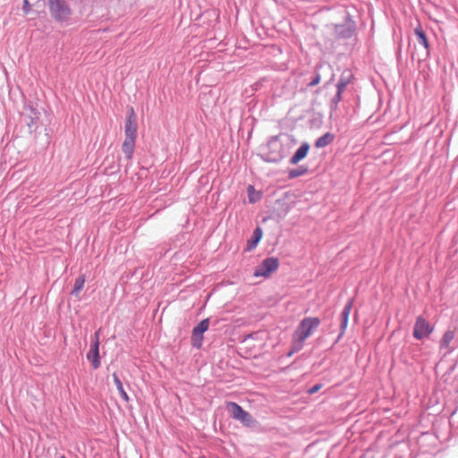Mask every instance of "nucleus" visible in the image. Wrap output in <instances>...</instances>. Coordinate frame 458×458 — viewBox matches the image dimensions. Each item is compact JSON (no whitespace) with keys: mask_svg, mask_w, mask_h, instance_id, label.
I'll return each mask as SVG.
<instances>
[{"mask_svg":"<svg viewBox=\"0 0 458 458\" xmlns=\"http://www.w3.org/2000/svg\"><path fill=\"white\" fill-rule=\"evenodd\" d=\"M261 238H262V231H254L253 235L247 242V246H246L245 250L250 251V250H254L256 248L257 244L261 240Z\"/></svg>","mask_w":458,"mask_h":458,"instance_id":"19","label":"nucleus"},{"mask_svg":"<svg viewBox=\"0 0 458 458\" xmlns=\"http://www.w3.org/2000/svg\"><path fill=\"white\" fill-rule=\"evenodd\" d=\"M84 284H85V276H80L79 277H77L75 280V283H74L73 289L71 293L72 295H74L75 297L79 298L80 293L81 292V290L84 287Z\"/></svg>","mask_w":458,"mask_h":458,"instance_id":"22","label":"nucleus"},{"mask_svg":"<svg viewBox=\"0 0 458 458\" xmlns=\"http://www.w3.org/2000/svg\"><path fill=\"white\" fill-rule=\"evenodd\" d=\"M227 411L230 415L242 424L246 426H251L254 422L252 416L246 411H244L239 404L233 402H228L226 403Z\"/></svg>","mask_w":458,"mask_h":458,"instance_id":"7","label":"nucleus"},{"mask_svg":"<svg viewBox=\"0 0 458 458\" xmlns=\"http://www.w3.org/2000/svg\"><path fill=\"white\" fill-rule=\"evenodd\" d=\"M414 35L416 37L417 42L425 48V50H426V56H429L430 45H429L427 34L423 30V29H422V27L420 25H418L414 29Z\"/></svg>","mask_w":458,"mask_h":458,"instance_id":"10","label":"nucleus"},{"mask_svg":"<svg viewBox=\"0 0 458 458\" xmlns=\"http://www.w3.org/2000/svg\"><path fill=\"white\" fill-rule=\"evenodd\" d=\"M248 202L250 204H255L260 201L264 196V192L261 190H256L254 185L249 184L246 189Z\"/></svg>","mask_w":458,"mask_h":458,"instance_id":"14","label":"nucleus"},{"mask_svg":"<svg viewBox=\"0 0 458 458\" xmlns=\"http://www.w3.org/2000/svg\"><path fill=\"white\" fill-rule=\"evenodd\" d=\"M343 93L344 92H339L338 90H336L334 97L330 99L329 104H328L329 110H330V116H332L333 114L335 112H336V110L338 109V105L343 99V97H342Z\"/></svg>","mask_w":458,"mask_h":458,"instance_id":"18","label":"nucleus"},{"mask_svg":"<svg viewBox=\"0 0 458 458\" xmlns=\"http://www.w3.org/2000/svg\"><path fill=\"white\" fill-rule=\"evenodd\" d=\"M96 342L94 343L91 350L88 353L87 357L89 360H91L92 366L94 369H98L100 366V360H99V342H98V333H96Z\"/></svg>","mask_w":458,"mask_h":458,"instance_id":"13","label":"nucleus"},{"mask_svg":"<svg viewBox=\"0 0 458 458\" xmlns=\"http://www.w3.org/2000/svg\"><path fill=\"white\" fill-rule=\"evenodd\" d=\"M22 11L25 14H28L31 11V4L29 0H23L22 2Z\"/></svg>","mask_w":458,"mask_h":458,"instance_id":"27","label":"nucleus"},{"mask_svg":"<svg viewBox=\"0 0 458 458\" xmlns=\"http://www.w3.org/2000/svg\"><path fill=\"white\" fill-rule=\"evenodd\" d=\"M454 330L445 331L440 340V348L446 349V350L450 351L449 346H450L451 342L454 340Z\"/></svg>","mask_w":458,"mask_h":458,"instance_id":"20","label":"nucleus"},{"mask_svg":"<svg viewBox=\"0 0 458 458\" xmlns=\"http://www.w3.org/2000/svg\"><path fill=\"white\" fill-rule=\"evenodd\" d=\"M335 140V135L331 132H326L322 136L318 137L315 141V147L322 148L331 144Z\"/></svg>","mask_w":458,"mask_h":458,"instance_id":"17","label":"nucleus"},{"mask_svg":"<svg viewBox=\"0 0 458 458\" xmlns=\"http://www.w3.org/2000/svg\"><path fill=\"white\" fill-rule=\"evenodd\" d=\"M209 327V319L205 318L201 320L194 328L192 331L200 334L203 335V334L208 329Z\"/></svg>","mask_w":458,"mask_h":458,"instance_id":"24","label":"nucleus"},{"mask_svg":"<svg viewBox=\"0 0 458 458\" xmlns=\"http://www.w3.org/2000/svg\"><path fill=\"white\" fill-rule=\"evenodd\" d=\"M352 306H353V300L350 299L347 301V303L344 305V308L341 313V326H340L341 335H343L347 328L349 317H350Z\"/></svg>","mask_w":458,"mask_h":458,"instance_id":"12","label":"nucleus"},{"mask_svg":"<svg viewBox=\"0 0 458 458\" xmlns=\"http://www.w3.org/2000/svg\"><path fill=\"white\" fill-rule=\"evenodd\" d=\"M356 32V22L352 15L346 13L342 23L334 25V35L337 39H349Z\"/></svg>","mask_w":458,"mask_h":458,"instance_id":"6","label":"nucleus"},{"mask_svg":"<svg viewBox=\"0 0 458 458\" xmlns=\"http://www.w3.org/2000/svg\"><path fill=\"white\" fill-rule=\"evenodd\" d=\"M286 135L279 133L270 136L265 143L259 146L257 156L264 162L279 164L289 154L290 148L284 145L282 138Z\"/></svg>","mask_w":458,"mask_h":458,"instance_id":"1","label":"nucleus"},{"mask_svg":"<svg viewBox=\"0 0 458 458\" xmlns=\"http://www.w3.org/2000/svg\"><path fill=\"white\" fill-rule=\"evenodd\" d=\"M434 331V327L430 325V323L424 318L422 316H419L416 318L414 327H413V336L418 340H421L423 338H427L430 335V334Z\"/></svg>","mask_w":458,"mask_h":458,"instance_id":"8","label":"nucleus"},{"mask_svg":"<svg viewBox=\"0 0 458 458\" xmlns=\"http://www.w3.org/2000/svg\"><path fill=\"white\" fill-rule=\"evenodd\" d=\"M320 388H321V385H315V386H313L309 390V393H310V394H314V393L318 392Z\"/></svg>","mask_w":458,"mask_h":458,"instance_id":"28","label":"nucleus"},{"mask_svg":"<svg viewBox=\"0 0 458 458\" xmlns=\"http://www.w3.org/2000/svg\"><path fill=\"white\" fill-rule=\"evenodd\" d=\"M138 119L132 106L126 112L124 134L125 139L122 144V151L127 160H131L134 153L136 139L138 135Z\"/></svg>","mask_w":458,"mask_h":458,"instance_id":"2","label":"nucleus"},{"mask_svg":"<svg viewBox=\"0 0 458 458\" xmlns=\"http://www.w3.org/2000/svg\"><path fill=\"white\" fill-rule=\"evenodd\" d=\"M113 378H114V382L116 386V388L117 390L119 391L120 394H121V397L125 401V402H129L130 401V397L129 395L127 394V393L125 392V390L123 389V384H122V381L119 379V377H117V375L115 373L113 374Z\"/></svg>","mask_w":458,"mask_h":458,"instance_id":"23","label":"nucleus"},{"mask_svg":"<svg viewBox=\"0 0 458 458\" xmlns=\"http://www.w3.org/2000/svg\"><path fill=\"white\" fill-rule=\"evenodd\" d=\"M353 75L350 71H344L342 72L337 83H336V90L339 92H344L346 89V87L350 84Z\"/></svg>","mask_w":458,"mask_h":458,"instance_id":"15","label":"nucleus"},{"mask_svg":"<svg viewBox=\"0 0 458 458\" xmlns=\"http://www.w3.org/2000/svg\"><path fill=\"white\" fill-rule=\"evenodd\" d=\"M284 202H281V201H276L275 203V206L273 207V210H271V214L269 215V216L267 218H281L283 216H284L287 212H288V209L287 208H284Z\"/></svg>","mask_w":458,"mask_h":458,"instance_id":"16","label":"nucleus"},{"mask_svg":"<svg viewBox=\"0 0 458 458\" xmlns=\"http://www.w3.org/2000/svg\"><path fill=\"white\" fill-rule=\"evenodd\" d=\"M191 340L192 346L199 349L202 345L203 335L192 331Z\"/></svg>","mask_w":458,"mask_h":458,"instance_id":"25","label":"nucleus"},{"mask_svg":"<svg viewBox=\"0 0 458 458\" xmlns=\"http://www.w3.org/2000/svg\"><path fill=\"white\" fill-rule=\"evenodd\" d=\"M59 458H66L64 455L60 456Z\"/></svg>","mask_w":458,"mask_h":458,"instance_id":"31","label":"nucleus"},{"mask_svg":"<svg viewBox=\"0 0 458 458\" xmlns=\"http://www.w3.org/2000/svg\"><path fill=\"white\" fill-rule=\"evenodd\" d=\"M310 148V146L308 142H302L301 145L297 148V150L290 158L289 163L291 165H297L299 162H301L307 157Z\"/></svg>","mask_w":458,"mask_h":458,"instance_id":"11","label":"nucleus"},{"mask_svg":"<svg viewBox=\"0 0 458 458\" xmlns=\"http://www.w3.org/2000/svg\"><path fill=\"white\" fill-rule=\"evenodd\" d=\"M454 164H455L456 165H458V157L455 158V160H454Z\"/></svg>","mask_w":458,"mask_h":458,"instance_id":"29","label":"nucleus"},{"mask_svg":"<svg viewBox=\"0 0 458 458\" xmlns=\"http://www.w3.org/2000/svg\"><path fill=\"white\" fill-rule=\"evenodd\" d=\"M309 169L307 165H300L297 168H293L289 170L288 172V178L289 179H295L297 177L302 176L306 174H308Z\"/></svg>","mask_w":458,"mask_h":458,"instance_id":"21","label":"nucleus"},{"mask_svg":"<svg viewBox=\"0 0 458 458\" xmlns=\"http://www.w3.org/2000/svg\"><path fill=\"white\" fill-rule=\"evenodd\" d=\"M47 4L55 22L63 24L70 21L72 10L66 0H47Z\"/></svg>","mask_w":458,"mask_h":458,"instance_id":"4","label":"nucleus"},{"mask_svg":"<svg viewBox=\"0 0 458 458\" xmlns=\"http://www.w3.org/2000/svg\"><path fill=\"white\" fill-rule=\"evenodd\" d=\"M21 121L28 127L30 133H33L40 123L41 113L38 109V104L32 100L24 102L23 112L21 114Z\"/></svg>","mask_w":458,"mask_h":458,"instance_id":"5","label":"nucleus"},{"mask_svg":"<svg viewBox=\"0 0 458 458\" xmlns=\"http://www.w3.org/2000/svg\"><path fill=\"white\" fill-rule=\"evenodd\" d=\"M279 267V261L276 258H267L262 263L256 267L254 271V276L268 277L270 275L276 271Z\"/></svg>","mask_w":458,"mask_h":458,"instance_id":"9","label":"nucleus"},{"mask_svg":"<svg viewBox=\"0 0 458 458\" xmlns=\"http://www.w3.org/2000/svg\"><path fill=\"white\" fill-rule=\"evenodd\" d=\"M319 325L320 319L318 318L308 317L303 318L293 334V343L288 356H292L294 352L300 351L305 340L313 334Z\"/></svg>","mask_w":458,"mask_h":458,"instance_id":"3","label":"nucleus"},{"mask_svg":"<svg viewBox=\"0 0 458 458\" xmlns=\"http://www.w3.org/2000/svg\"><path fill=\"white\" fill-rule=\"evenodd\" d=\"M321 81V75L319 72H315L310 81L307 84L308 87H314L318 85Z\"/></svg>","mask_w":458,"mask_h":458,"instance_id":"26","label":"nucleus"},{"mask_svg":"<svg viewBox=\"0 0 458 458\" xmlns=\"http://www.w3.org/2000/svg\"><path fill=\"white\" fill-rule=\"evenodd\" d=\"M400 55H401V50L399 49L398 50V56H400Z\"/></svg>","mask_w":458,"mask_h":458,"instance_id":"30","label":"nucleus"}]
</instances>
